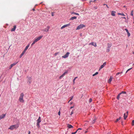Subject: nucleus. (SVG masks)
<instances>
[{
    "mask_svg": "<svg viewBox=\"0 0 134 134\" xmlns=\"http://www.w3.org/2000/svg\"><path fill=\"white\" fill-rule=\"evenodd\" d=\"M19 127V124H16V125H12L9 128V129L11 130H13L14 129H16Z\"/></svg>",
    "mask_w": 134,
    "mask_h": 134,
    "instance_id": "f257e3e1",
    "label": "nucleus"
},
{
    "mask_svg": "<svg viewBox=\"0 0 134 134\" xmlns=\"http://www.w3.org/2000/svg\"><path fill=\"white\" fill-rule=\"evenodd\" d=\"M24 94L23 93H21L20 94V96L19 97V100L20 102L23 103L24 102V100L23 99Z\"/></svg>",
    "mask_w": 134,
    "mask_h": 134,
    "instance_id": "f03ea898",
    "label": "nucleus"
},
{
    "mask_svg": "<svg viewBox=\"0 0 134 134\" xmlns=\"http://www.w3.org/2000/svg\"><path fill=\"white\" fill-rule=\"evenodd\" d=\"M37 125L38 127H40L39 123L41 122V118L40 117H39L38 119L37 120Z\"/></svg>",
    "mask_w": 134,
    "mask_h": 134,
    "instance_id": "7ed1b4c3",
    "label": "nucleus"
},
{
    "mask_svg": "<svg viewBox=\"0 0 134 134\" xmlns=\"http://www.w3.org/2000/svg\"><path fill=\"white\" fill-rule=\"evenodd\" d=\"M85 26L83 24H80L78 26L76 29V30H79L80 29L82 28L83 27H85Z\"/></svg>",
    "mask_w": 134,
    "mask_h": 134,
    "instance_id": "20e7f679",
    "label": "nucleus"
},
{
    "mask_svg": "<svg viewBox=\"0 0 134 134\" xmlns=\"http://www.w3.org/2000/svg\"><path fill=\"white\" fill-rule=\"evenodd\" d=\"M43 37V36H40L38 37H37V38L35 39L34 41L35 43H36V42H37V41L41 39Z\"/></svg>",
    "mask_w": 134,
    "mask_h": 134,
    "instance_id": "39448f33",
    "label": "nucleus"
},
{
    "mask_svg": "<svg viewBox=\"0 0 134 134\" xmlns=\"http://www.w3.org/2000/svg\"><path fill=\"white\" fill-rule=\"evenodd\" d=\"M70 53L69 52H66V53L64 56H62V57L64 58H65L68 57V56L70 54Z\"/></svg>",
    "mask_w": 134,
    "mask_h": 134,
    "instance_id": "423d86ee",
    "label": "nucleus"
},
{
    "mask_svg": "<svg viewBox=\"0 0 134 134\" xmlns=\"http://www.w3.org/2000/svg\"><path fill=\"white\" fill-rule=\"evenodd\" d=\"M50 27L49 26H48L46 28H45L43 30H42V31L43 32H47L48 30L49 29Z\"/></svg>",
    "mask_w": 134,
    "mask_h": 134,
    "instance_id": "0eeeda50",
    "label": "nucleus"
},
{
    "mask_svg": "<svg viewBox=\"0 0 134 134\" xmlns=\"http://www.w3.org/2000/svg\"><path fill=\"white\" fill-rule=\"evenodd\" d=\"M27 81L30 84L31 82L32 77H27Z\"/></svg>",
    "mask_w": 134,
    "mask_h": 134,
    "instance_id": "6e6552de",
    "label": "nucleus"
},
{
    "mask_svg": "<svg viewBox=\"0 0 134 134\" xmlns=\"http://www.w3.org/2000/svg\"><path fill=\"white\" fill-rule=\"evenodd\" d=\"M68 71H66L61 76H60L59 77V79H61L66 74L68 73Z\"/></svg>",
    "mask_w": 134,
    "mask_h": 134,
    "instance_id": "1a4fd4ad",
    "label": "nucleus"
},
{
    "mask_svg": "<svg viewBox=\"0 0 134 134\" xmlns=\"http://www.w3.org/2000/svg\"><path fill=\"white\" fill-rule=\"evenodd\" d=\"M68 71H66L61 76H60L59 77V79H61L66 74L68 73Z\"/></svg>",
    "mask_w": 134,
    "mask_h": 134,
    "instance_id": "9d476101",
    "label": "nucleus"
},
{
    "mask_svg": "<svg viewBox=\"0 0 134 134\" xmlns=\"http://www.w3.org/2000/svg\"><path fill=\"white\" fill-rule=\"evenodd\" d=\"M18 62H16V63H13V64H11L10 66H9V69H11V68L13 66H14L15 65H16V64Z\"/></svg>",
    "mask_w": 134,
    "mask_h": 134,
    "instance_id": "9b49d317",
    "label": "nucleus"
},
{
    "mask_svg": "<svg viewBox=\"0 0 134 134\" xmlns=\"http://www.w3.org/2000/svg\"><path fill=\"white\" fill-rule=\"evenodd\" d=\"M89 45H91L92 46H94L95 47L97 46V44L96 42H92L89 44Z\"/></svg>",
    "mask_w": 134,
    "mask_h": 134,
    "instance_id": "f8f14e48",
    "label": "nucleus"
},
{
    "mask_svg": "<svg viewBox=\"0 0 134 134\" xmlns=\"http://www.w3.org/2000/svg\"><path fill=\"white\" fill-rule=\"evenodd\" d=\"M70 25V24H67L64 25L61 27V29H62L66 27L69 26Z\"/></svg>",
    "mask_w": 134,
    "mask_h": 134,
    "instance_id": "ddd939ff",
    "label": "nucleus"
},
{
    "mask_svg": "<svg viewBox=\"0 0 134 134\" xmlns=\"http://www.w3.org/2000/svg\"><path fill=\"white\" fill-rule=\"evenodd\" d=\"M106 62H105L100 67V68H99V70L100 69L103 68L104 66L106 65Z\"/></svg>",
    "mask_w": 134,
    "mask_h": 134,
    "instance_id": "4468645a",
    "label": "nucleus"
},
{
    "mask_svg": "<svg viewBox=\"0 0 134 134\" xmlns=\"http://www.w3.org/2000/svg\"><path fill=\"white\" fill-rule=\"evenodd\" d=\"M113 79V77L112 76H110L109 79L108 81V82L109 83H110L111 81H112Z\"/></svg>",
    "mask_w": 134,
    "mask_h": 134,
    "instance_id": "2eb2a0df",
    "label": "nucleus"
},
{
    "mask_svg": "<svg viewBox=\"0 0 134 134\" xmlns=\"http://www.w3.org/2000/svg\"><path fill=\"white\" fill-rule=\"evenodd\" d=\"M5 116V114H2L0 116V120L1 119L3 118Z\"/></svg>",
    "mask_w": 134,
    "mask_h": 134,
    "instance_id": "dca6fc26",
    "label": "nucleus"
},
{
    "mask_svg": "<svg viewBox=\"0 0 134 134\" xmlns=\"http://www.w3.org/2000/svg\"><path fill=\"white\" fill-rule=\"evenodd\" d=\"M16 26L14 25V27L11 30V31H14L16 28Z\"/></svg>",
    "mask_w": 134,
    "mask_h": 134,
    "instance_id": "f3484780",
    "label": "nucleus"
},
{
    "mask_svg": "<svg viewBox=\"0 0 134 134\" xmlns=\"http://www.w3.org/2000/svg\"><path fill=\"white\" fill-rule=\"evenodd\" d=\"M127 114H126V113H125L124 114V119L125 120L127 118Z\"/></svg>",
    "mask_w": 134,
    "mask_h": 134,
    "instance_id": "a211bd4d",
    "label": "nucleus"
},
{
    "mask_svg": "<svg viewBox=\"0 0 134 134\" xmlns=\"http://www.w3.org/2000/svg\"><path fill=\"white\" fill-rule=\"evenodd\" d=\"M67 127L69 128H71L73 127V126L69 124H68L67 125Z\"/></svg>",
    "mask_w": 134,
    "mask_h": 134,
    "instance_id": "6ab92c4d",
    "label": "nucleus"
},
{
    "mask_svg": "<svg viewBox=\"0 0 134 134\" xmlns=\"http://www.w3.org/2000/svg\"><path fill=\"white\" fill-rule=\"evenodd\" d=\"M30 46L29 44H28L25 47V49L24 50V51H25V52H26V50L27 49L28 47H29Z\"/></svg>",
    "mask_w": 134,
    "mask_h": 134,
    "instance_id": "aec40b11",
    "label": "nucleus"
},
{
    "mask_svg": "<svg viewBox=\"0 0 134 134\" xmlns=\"http://www.w3.org/2000/svg\"><path fill=\"white\" fill-rule=\"evenodd\" d=\"M115 12L114 11H112L111 13V15H112L115 16Z\"/></svg>",
    "mask_w": 134,
    "mask_h": 134,
    "instance_id": "412c9836",
    "label": "nucleus"
},
{
    "mask_svg": "<svg viewBox=\"0 0 134 134\" xmlns=\"http://www.w3.org/2000/svg\"><path fill=\"white\" fill-rule=\"evenodd\" d=\"M25 52L24 51H23L22 53L21 54L20 56V58H21L22 56L24 54V53H25Z\"/></svg>",
    "mask_w": 134,
    "mask_h": 134,
    "instance_id": "4be33fe9",
    "label": "nucleus"
},
{
    "mask_svg": "<svg viewBox=\"0 0 134 134\" xmlns=\"http://www.w3.org/2000/svg\"><path fill=\"white\" fill-rule=\"evenodd\" d=\"M77 18V17L76 16H74L71 17L70 19V20H73L74 19H76Z\"/></svg>",
    "mask_w": 134,
    "mask_h": 134,
    "instance_id": "5701e85b",
    "label": "nucleus"
},
{
    "mask_svg": "<svg viewBox=\"0 0 134 134\" xmlns=\"http://www.w3.org/2000/svg\"><path fill=\"white\" fill-rule=\"evenodd\" d=\"M121 94L120 93L117 96V99H118V100H119V98H120V95Z\"/></svg>",
    "mask_w": 134,
    "mask_h": 134,
    "instance_id": "b1692460",
    "label": "nucleus"
},
{
    "mask_svg": "<svg viewBox=\"0 0 134 134\" xmlns=\"http://www.w3.org/2000/svg\"><path fill=\"white\" fill-rule=\"evenodd\" d=\"M122 73H123V71H121V72H118L117 73H116V75H118L119 74H122Z\"/></svg>",
    "mask_w": 134,
    "mask_h": 134,
    "instance_id": "393cba45",
    "label": "nucleus"
},
{
    "mask_svg": "<svg viewBox=\"0 0 134 134\" xmlns=\"http://www.w3.org/2000/svg\"><path fill=\"white\" fill-rule=\"evenodd\" d=\"M71 14H74L75 15H79V14L78 13H75L74 12H72L71 13Z\"/></svg>",
    "mask_w": 134,
    "mask_h": 134,
    "instance_id": "a878e982",
    "label": "nucleus"
},
{
    "mask_svg": "<svg viewBox=\"0 0 134 134\" xmlns=\"http://www.w3.org/2000/svg\"><path fill=\"white\" fill-rule=\"evenodd\" d=\"M118 14L119 15H121L122 16H125V15L124 14H122V13H118Z\"/></svg>",
    "mask_w": 134,
    "mask_h": 134,
    "instance_id": "bb28decb",
    "label": "nucleus"
},
{
    "mask_svg": "<svg viewBox=\"0 0 134 134\" xmlns=\"http://www.w3.org/2000/svg\"><path fill=\"white\" fill-rule=\"evenodd\" d=\"M121 118L120 117H119V118L117 119H116V120L115 121L116 122L118 121L119 120H120Z\"/></svg>",
    "mask_w": 134,
    "mask_h": 134,
    "instance_id": "cd10ccee",
    "label": "nucleus"
},
{
    "mask_svg": "<svg viewBox=\"0 0 134 134\" xmlns=\"http://www.w3.org/2000/svg\"><path fill=\"white\" fill-rule=\"evenodd\" d=\"M133 10H132L131 11V15L132 16H133Z\"/></svg>",
    "mask_w": 134,
    "mask_h": 134,
    "instance_id": "c85d7f7f",
    "label": "nucleus"
},
{
    "mask_svg": "<svg viewBox=\"0 0 134 134\" xmlns=\"http://www.w3.org/2000/svg\"><path fill=\"white\" fill-rule=\"evenodd\" d=\"M77 78V77H75V78L73 80V84H74L75 83V79H76Z\"/></svg>",
    "mask_w": 134,
    "mask_h": 134,
    "instance_id": "c756f323",
    "label": "nucleus"
},
{
    "mask_svg": "<svg viewBox=\"0 0 134 134\" xmlns=\"http://www.w3.org/2000/svg\"><path fill=\"white\" fill-rule=\"evenodd\" d=\"M98 74V72H96L95 74H93V76H94L95 75H97Z\"/></svg>",
    "mask_w": 134,
    "mask_h": 134,
    "instance_id": "7c9ffc66",
    "label": "nucleus"
},
{
    "mask_svg": "<svg viewBox=\"0 0 134 134\" xmlns=\"http://www.w3.org/2000/svg\"><path fill=\"white\" fill-rule=\"evenodd\" d=\"M96 118H95L92 121V123L93 124L95 122V121H96Z\"/></svg>",
    "mask_w": 134,
    "mask_h": 134,
    "instance_id": "2f4dec72",
    "label": "nucleus"
},
{
    "mask_svg": "<svg viewBox=\"0 0 134 134\" xmlns=\"http://www.w3.org/2000/svg\"><path fill=\"white\" fill-rule=\"evenodd\" d=\"M126 92H125L122 91V92L120 93L121 94H126Z\"/></svg>",
    "mask_w": 134,
    "mask_h": 134,
    "instance_id": "473e14b6",
    "label": "nucleus"
},
{
    "mask_svg": "<svg viewBox=\"0 0 134 134\" xmlns=\"http://www.w3.org/2000/svg\"><path fill=\"white\" fill-rule=\"evenodd\" d=\"M59 53V52H57V53H55L54 54V55L55 56H56Z\"/></svg>",
    "mask_w": 134,
    "mask_h": 134,
    "instance_id": "72a5a7b5",
    "label": "nucleus"
},
{
    "mask_svg": "<svg viewBox=\"0 0 134 134\" xmlns=\"http://www.w3.org/2000/svg\"><path fill=\"white\" fill-rule=\"evenodd\" d=\"M132 69V68H130L129 69H128L127 71H126V73H127L128 71L131 70Z\"/></svg>",
    "mask_w": 134,
    "mask_h": 134,
    "instance_id": "f704fd0d",
    "label": "nucleus"
},
{
    "mask_svg": "<svg viewBox=\"0 0 134 134\" xmlns=\"http://www.w3.org/2000/svg\"><path fill=\"white\" fill-rule=\"evenodd\" d=\"M78 131V130H77L75 132H72L71 133V134H76L77 132Z\"/></svg>",
    "mask_w": 134,
    "mask_h": 134,
    "instance_id": "c9c22d12",
    "label": "nucleus"
},
{
    "mask_svg": "<svg viewBox=\"0 0 134 134\" xmlns=\"http://www.w3.org/2000/svg\"><path fill=\"white\" fill-rule=\"evenodd\" d=\"M127 34L128 36V37H129L130 36V33L129 32H128L127 33Z\"/></svg>",
    "mask_w": 134,
    "mask_h": 134,
    "instance_id": "e433bc0d",
    "label": "nucleus"
},
{
    "mask_svg": "<svg viewBox=\"0 0 134 134\" xmlns=\"http://www.w3.org/2000/svg\"><path fill=\"white\" fill-rule=\"evenodd\" d=\"M132 125L133 126L134 125V120H132Z\"/></svg>",
    "mask_w": 134,
    "mask_h": 134,
    "instance_id": "4c0bfd02",
    "label": "nucleus"
},
{
    "mask_svg": "<svg viewBox=\"0 0 134 134\" xmlns=\"http://www.w3.org/2000/svg\"><path fill=\"white\" fill-rule=\"evenodd\" d=\"M73 96H72L70 97V99L69 100V101L68 102H69L73 98Z\"/></svg>",
    "mask_w": 134,
    "mask_h": 134,
    "instance_id": "58836bf2",
    "label": "nucleus"
},
{
    "mask_svg": "<svg viewBox=\"0 0 134 134\" xmlns=\"http://www.w3.org/2000/svg\"><path fill=\"white\" fill-rule=\"evenodd\" d=\"M92 101V99L91 98L89 99V102L90 103Z\"/></svg>",
    "mask_w": 134,
    "mask_h": 134,
    "instance_id": "ea45409f",
    "label": "nucleus"
},
{
    "mask_svg": "<svg viewBox=\"0 0 134 134\" xmlns=\"http://www.w3.org/2000/svg\"><path fill=\"white\" fill-rule=\"evenodd\" d=\"M35 42H34L33 41V42H32V43L31 44V46H33V45L34 44H35Z\"/></svg>",
    "mask_w": 134,
    "mask_h": 134,
    "instance_id": "a19ab883",
    "label": "nucleus"
},
{
    "mask_svg": "<svg viewBox=\"0 0 134 134\" xmlns=\"http://www.w3.org/2000/svg\"><path fill=\"white\" fill-rule=\"evenodd\" d=\"M111 47V45L110 44H108V47L109 48Z\"/></svg>",
    "mask_w": 134,
    "mask_h": 134,
    "instance_id": "79ce46f5",
    "label": "nucleus"
},
{
    "mask_svg": "<svg viewBox=\"0 0 134 134\" xmlns=\"http://www.w3.org/2000/svg\"><path fill=\"white\" fill-rule=\"evenodd\" d=\"M125 30L126 31L127 33L128 32H129L128 30L127 29H125Z\"/></svg>",
    "mask_w": 134,
    "mask_h": 134,
    "instance_id": "37998d69",
    "label": "nucleus"
},
{
    "mask_svg": "<svg viewBox=\"0 0 134 134\" xmlns=\"http://www.w3.org/2000/svg\"><path fill=\"white\" fill-rule=\"evenodd\" d=\"M110 51V49H107V52H109Z\"/></svg>",
    "mask_w": 134,
    "mask_h": 134,
    "instance_id": "c03bdc74",
    "label": "nucleus"
},
{
    "mask_svg": "<svg viewBox=\"0 0 134 134\" xmlns=\"http://www.w3.org/2000/svg\"><path fill=\"white\" fill-rule=\"evenodd\" d=\"M73 113H74L73 111H72L70 114V115H72L73 114Z\"/></svg>",
    "mask_w": 134,
    "mask_h": 134,
    "instance_id": "a18cd8bd",
    "label": "nucleus"
},
{
    "mask_svg": "<svg viewBox=\"0 0 134 134\" xmlns=\"http://www.w3.org/2000/svg\"><path fill=\"white\" fill-rule=\"evenodd\" d=\"M82 130V129L81 128H79L77 130H78V131H79V130Z\"/></svg>",
    "mask_w": 134,
    "mask_h": 134,
    "instance_id": "49530a36",
    "label": "nucleus"
},
{
    "mask_svg": "<svg viewBox=\"0 0 134 134\" xmlns=\"http://www.w3.org/2000/svg\"><path fill=\"white\" fill-rule=\"evenodd\" d=\"M58 114L59 115H60V111H59V112L58 113Z\"/></svg>",
    "mask_w": 134,
    "mask_h": 134,
    "instance_id": "de8ad7c7",
    "label": "nucleus"
},
{
    "mask_svg": "<svg viewBox=\"0 0 134 134\" xmlns=\"http://www.w3.org/2000/svg\"><path fill=\"white\" fill-rule=\"evenodd\" d=\"M54 15L53 14V12L52 13V16H53Z\"/></svg>",
    "mask_w": 134,
    "mask_h": 134,
    "instance_id": "09e8293b",
    "label": "nucleus"
},
{
    "mask_svg": "<svg viewBox=\"0 0 134 134\" xmlns=\"http://www.w3.org/2000/svg\"><path fill=\"white\" fill-rule=\"evenodd\" d=\"M121 18H123V19H126V18H125V17H122Z\"/></svg>",
    "mask_w": 134,
    "mask_h": 134,
    "instance_id": "8fccbe9b",
    "label": "nucleus"
},
{
    "mask_svg": "<svg viewBox=\"0 0 134 134\" xmlns=\"http://www.w3.org/2000/svg\"><path fill=\"white\" fill-rule=\"evenodd\" d=\"M106 6L107 7V8H109V7L106 4Z\"/></svg>",
    "mask_w": 134,
    "mask_h": 134,
    "instance_id": "3c124183",
    "label": "nucleus"
},
{
    "mask_svg": "<svg viewBox=\"0 0 134 134\" xmlns=\"http://www.w3.org/2000/svg\"><path fill=\"white\" fill-rule=\"evenodd\" d=\"M30 131H29V132L28 134H30Z\"/></svg>",
    "mask_w": 134,
    "mask_h": 134,
    "instance_id": "603ef678",
    "label": "nucleus"
},
{
    "mask_svg": "<svg viewBox=\"0 0 134 134\" xmlns=\"http://www.w3.org/2000/svg\"><path fill=\"white\" fill-rule=\"evenodd\" d=\"M73 107H74L73 106L71 107L70 108L71 109L72 108H73Z\"/></svg>",
    "mask_w": 134,
    "mask_h": 134,
    "instance_id": "864d4df0",
    "label": "nucleus"
},
{
    "mask_svg": "<svg viewBox=\"0 0 134 134\" xmlns=\"http://www.w3.org/2000/svg\"><path fill=\"white\" fill-rule=\"evenodd\" d=\"M35 10V9H32V10H33V11H34Z\"/></svg>",
    "mask_w": 134,
    "mask_h": 134,
    "instance_id": "5fc2aeb1",
    "label": "nucleus"
},
{
    "mask_svg": "<svg viewBox=\"0 0 134 134\" xmlns=\"http://www.w3.org/2000/svg\"><path fill=\"white\" fill-rule=\"evenodd\" d=\"M92 2V1H90V3H91V2Z\"/></svg>",
    "mask_w": 134,
    "mask_h": 134,
    "instance_id": "6e6d98bb",
    "label": "nucleus"
},
{
    "mask_svg": "<svg viewBox=\"0 0 134 134\" xmlns=\"http://www.w3.org/2000/svg\"><path fill=\"white\" fill-rule=\"evenodd\" d=\"M128 111H127L126 112V114H128Z\"/></svg>",
    "mask_w": 134,
    "mask_h": 134,
    "instance_id": "4d7b16f0",
    "label": "nucleus"
},
{
    "mask_svg": "<svg viewBox=\"0 0 134 134\" xmlns=\"http://www.w3.org/2000/svg\"><path fill=\"white\" fill-rule=\"evenodd\" d=\"M72 102H71V103H70V104H72Z\"/></svg>",
    "mask_w": 134,
    "mask_h": 134,
    "instance_id": "13d9d810",
    "label": "nucleus"
},
{
    "mask_svg": "<svg viewBox=\"0 0 134 134\" xmlns=\"http://www.w3.org/2000/svg\"><path fill=\"white\" fill-rule=\"evenodd\" d=\"M106 4H103V5H106Z\"/></svg>",
    "mask_w": 134,
    "mask_h": 134,
    "instance_id": "bf43d9fd",
    "label": "nucleus"
},
{
    "mask_svg": "<svg viewBox=\"0 0 134 134\" xmlns=\"http://www.w3.org/2000/svg\"><path fill=\"white\" fill-rule=\"evenodd\" d=\"M133 20L134 21V17L133 18ZM133 23L134 24V21L133 22Z\"/></svg>",
    "mask_w": 134,
    "mask_h": 134,
    "instance_id": "052dcab7",
    "label": "nucleus"
},
{
    "mask_svg": "<svg viewBox=\"0 0 134 134\" xmlns=\"http://www.w3.org/2000/svg\"><path fill=\"white\" fill-rule=\"evenodd\" d=\"M133 66H134V63L133 64Z\"/></svg>",
    "mask_w": 134,
    "mask_h": 134,
    "instance_id": "680f3d73",
    "label": "nucleus"
},
{
    "mask_svg": "<svg viewBox=\"0 0 134 134\" xmlns=\"http://www.w3.org/2000/svg\"><path fill=\"white\" fill-rule=\"evenodd\" d=\"M96 1V0H94V2H95Z\"/></svg>",
    "mask_w": 134,
    "mask_h": 134,
    "instance_id": "e2e57ef3",
    "label": "nucleus"
},
{
    "mask_svg": "<svg viewBox=\"0 0 134 134\" xmlns=\"http://www.w3.org/2000/svg\"><path fill=\"white\" fill-rule=\"evenodd\" d=\"M133 53L134 54V52H133Z\"/></svg>",
    "mask_w": 134,
    "mask_h": 134,
    "instance_id": "0e129e2a",
    "label": "nucleus"
},
{
    "mask_svg": "<svg viewBox=\"0 0 134 134\" xmlns=\"http://www.w3.org/2000/svg\"><path fill=\"white\" fill-rule=\"evenodd\" d=\"M125 7V6H124V7Z\"/></svg>",
    "mask_w": 134,
    "mask_h": 134,
    "instance_id": "69168bd1",
    "label": "nucleus"
},
{
    "mask_svg": "<svg viewBox=\"0 0 134 134\" xmlns=\"http://www.w3.org/2000/svg\"><path fill=\"white\" fill-rule=\"evenodd\" d=\"M79 131H78V132H79Z\"/></svg>",
    "mask_w": 134,
    "mask_h": 134,
    "instance_id": "338daca9",
    "label": "nucleus"
},
{
    "mask_svg": "<svg viewBox=\"0 0 134 134\" xmlns=\"http://www.w3.org/2000/svg\"><path fill=\"white\" fill-rule=\"evenodd\" d=\"M108 134H109V133H108Z\"/></svg>",
    "mask_w": 134,
    "mask_h": 134,
    "instance_id": "774afa93",
    "label": "nucleus"
}]
</instances>
